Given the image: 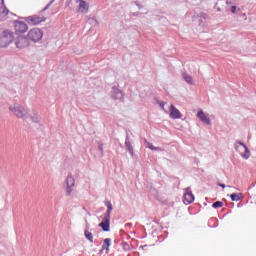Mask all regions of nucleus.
I'll return each instance as SVG.
<instances>
[{
	"label": "nucleus",
	"mask_w": 256,
	"mask_h": 256,
	"mask_svg": "<svg viewBox=\"0 0 256 256\" xmlns=\"http://www.w3.org/2000/svg\"><path fill=\"white\" fill-rule=\"evenodd\" d=\"M9 110L18 118L24 119L27 123H39L40 117L37 115V112L33 111L32 113L28 114L27 110L20 104H14L9 106Z\"/></svg>",
	"instance_id": "nucleus-1"
},
{
	"label": "nucleus",
	"mask_w": 256,
	"mask_h": 256,
	"mask_svg": "<svg viewBox=\"0 0 256 256\" xmlns=\"http://www.w3.org/2000/svg\"><path fill=\"white\" fill-rule=\"evenodd\" d=\"M15 41V33L11 30H4L0 33V47H7Z\"/></svg>",
	"instance_id": "nucleus-2"
},
{
	"label": "nucleus",
	"mask_w": 256,
	"mask_h": 256,
	"mask_svg": "<svg viewBox=\"0 0 256 256\" xmlns=\"http://www.w3.org/2000/svg\"><path fill=\"white\" fill-rule=\"evenodd\" d=\"M27 37L30 41L37 43V41H41V39H43V31L39 28H33L28 32Z\"/></svg>",
	"instance_id": "nucleus-3"
},
{
	"label": "nucleus",
	"mask_w": 256,
	"mask_h": 256,
	"mask_svg": "<svg viewBox=\"0 0 256 256\" xmlns=\"http://www.w3.org/2000/svg\"><path fill=\"white\" fill-rule=\"evenodd\" d=\"M66 197L71 196V193H73V188L75 187V177H73V174L69 173L66 178Z\"/></svg>",
	"instance_id": "nucleus-4"
},
{
	"label": "nucleus",
	"mask_w": 256,
	"mask_h": 256,
	"mask_svg": "<svg viewBox=\"0 0 256 256\" xmlns=\"http://www.w3.org/2000/svg\"><path fill=\"white\" fill-rule=\"evenodd\" d=\"M28 29L29 27L25 22L18 21V20L14 22V30L16 35H18V33H26Z\"/></svg>",
	"instance_id": "nucleus-5"
},
{
	"label": "nucleus",
	"mask_w": 256,
	"mask_h": 256,
	"mask_svg": "<svg viewBox=\"0 0 256 256\" xmlns=\"http://www.w3.org/2000/svg\"><path fill=\"white\" fill-rule=\"evenodd\" d=\"M15 45L17 49H25V47H29V38L25 36H18L15 41Z\"/></svg>",
	"instance_id": "nucleus-6"
},
{
	"label": "nucleus",
	"mask_w": 256,
	"mask_h": 256,
	"mask_svg": "<svg viewBox=\"0 0 256 256\" xmlns=\"http://www.w3.org/2000/svg\"><path fill=\"white\" fill-rule=\"evenodd\" d=\"M184 191V203L186 205H191V203L195 201V195H193V192H191V187L185 188Z\"/></svg>",
	"instance_id": "nucleus-7"
},
{
	"label": "nucleus",
	"mask_w": 256,
	"mask_h": 256,
	"mask_svg": "<svg viewBox=\"0 0 256 256\" xmlns=\"http://www.w3.org/2000/svg\"><path fill=\"white\" fill-rule=\"evenodd\" d=\"M111 99H113L114 101H122L123 99V92L117 88V86H113L112 90H111Z\"/></svg>",
	"instance_id": "nucleus-8"
},
{
	"label": "nucleus",
	"mask_w": 256,
	"mask_h": 256,
	"mask_svg": "<svg viewBox=\"0 0 256 256\" xmlns=\"http://www.w3.org/2000/svg\"><path fill=\"white\" fill-rule=\"evenodd\" d=\"M47 18L45 17H39L37 15L34 16H29L26 18L27 23H29L30 25H39V23H43V21H45Z\"/></svg>",
	"instance_id": "nucleus-9"
},
{
	"label": "nucleus",
	"mask_w": 256,
	"mask_h": 256,
	"mask_svg": "<svg viewBox=\"0 0 256 256\" xmlns=\"http://www.w3.org/2000/svg\"><path fill=\"white\" fill-rule=\"evenodd\" d=\"M98 227H101L102 231H105L106 233L111 231V220L102 218V222L98 224Z\"/></svg>",
	"instance_id": "nucleus-10"
},
{
	"label": "nucleus",
	"mask_w": 256,
	"mask_h": 256,
	"mask_svg": "<svg viewBox=\"0 0 256 256\" xmlns=\"http://www.w3.org/2000/svg\"><path fill=\"white\" fill-rule=\"evenodd\" d=\"M197 117L198 119H200V121H202V123H205L206 125H211V118L205 115V112H203V110L198 111Z\"/></svg>",
	"instance_id": "nucleus-11"
},
{
	"label": "nucleus",
	"mask_w": 256,
	"mask_h": 256,
	"mask_svg": "<svg viewBox=\"0 0 256 256\" xmlns=\"http://www.w3.org/2000/svg\"><path fill=\"white\" fill-rule=\"evenodd\" d=\"M170 117L171 119H181V111L176 109L174 105L170 106Z\"/></svg>",
	"instance_id": "nucleus-12"
},
{
	"label": "nucleus",
	"mask_w": 256,
	"mask_h": 256,
	"mask_svg": "<svg viewBox=\"0 0 256 256\" xmlns=\"http://www.w3.org/2000/svg\"><path fill=\"white\" fill-rule=\"evenodd\" d=\"M85 238L90 242L93 243V233L89 231V224H86V228L84 230Z\"/></svg>",
	"instance_id": "nucleus-13"
},
{
	"label": "nucleus",
	"mask_w": 256,
	"mask_h": 256,
	"mask_svg": "<svg viewBox=\"0 0 256 256\" xmlns=\"http://www.w3.org/2000/svg\"><path fill=\"white\" fill-rule=\"evenodd\" d=\"M109 247H111V238H105L102 244V251H109Z\"/></svg>",
	"instance_id": "nucleus-14"
},
{
	"label": "nucleus",
	"mask_w": 256,
	"mask_h": 256,
	"mask_svg": "<svg viewBox=\"0 0 256 256\" xmlns=\"http://www.w3.org/2000/svg\"><path fill=\"white\" fill-rule=\"evenodd\" d=\"M230 199L231 201H241V199H243V193H232Z\"/></svg>",
	"instance_id": "nucleus-15"
},
{
	"label": "nucleus",
	"mask_w": 256,
	"mask_h": 256,
	"mask_svg": "<svg viewBox=\"0 0 256 256\" xmlns=\"http://www.w3.org/2000/svg\"><path fill=\"white\" fill-rule=\"evenodd\" d=\"M88 9L89 6H87V3L85 1L79 3V11H81V13H87Z\"/></svg>",
	"instance_id": "nucleus-16"
},
{
	"label": "nucleus",
	"mask_w": 256,
	"mask_h": 256,
	"mask_svg": "<svg viewBox=\"0 0 256 256\" xmlns=\"http://www.w3.org/2000/svg\"><path fill=\"white\" fill-rule=\"evenodd\" d=\"M125 147L128 153H130V155L133 157L134 152H133V145H131V141H125Z\"/></svg>",
	"instance_id": "nucleus-17"
},
{
	"label": "nucleus",
	"mask_w": 256,
	"mask_h": 256,
	"mask_svg": "<svg viewBox=\"0 0 256 256\" xmlns=\"http://www.w3.org/2000/svg\"><path fill=\"white\" fill-rule=\"evenodd\" d=\"M183 79L188 83L189 85H193V77H191L189 74L184 73L182 74Z\"/></svg>",
	"instance_id": "nucleus-18"
},
{
	"label": "nucleus",
	"mask_w": 256,
	"mask_h": 256,
	"mask_svg": "<svg viewBox=\"0 0 256 256\" xmlns=\"http://www.w3.org/2000/svg\"><path fill=\"white\" fill-rule=\"evenodd\" d=\"M9 14V10L5 6L0 7V17H6Z\"/></svg>",
	"instance_id": "nucleus-19"
},
{
	"label": "nucleus",
	"mask_w": 256,
	"mask_h": 256,
	"mask_svg": "<svg viewBox=\"0 0 256 256\" xmlns=\"http://www.w3.org/2000/svg\"><path fill=\"white\" fill-rule=\"evenodd\" d=\"M244 150H245V153L242 154V157L244 159H249V157H251V151H249V148L247 146L244 148Z\"/></svg>",
	"instance_id": "nucleus-20"
},
{
	"label": "nucleus",
	"mask_w": 256,
	"mask_h": 256,
	"mask_svg": "<svg viewBox=\"0 0 256 256\" xmlns=\"http://www.w3.org/2000/svg\"><path fill=\"white\" fill-rule=\"evenodd\" d=\"M212 207H213V209H219V208L223 207V202H221V201H216V202H214V203L212 204Z\"/></svg>",
	"instance_id": "nucleus-21"
},
{
	"label": "nucleus",
	"mask_w": 256,
	"mask_h": 256,
	"mask_svg": "<svg viewBox=\"0 0 256 256\" xmlns=\"http://www.w3.org/2000/svg\"><path fill=\"white\" fill-rule=\"evenodd\" d=\"M104 204L105 207H107V211H113V204L111 203V201H106Z\"/></svg>",
	"instance_id": "nucleus-22"
},
{
	"label": "nucleus",
	"mask_w": 256,
	"mask_h": 256,
	"mask_svg": "<svg viewBox=\"0 0 256 256\" xmlns=\"http://www.w3.org/2000/svg\"><path fill=\"white\" fill-rule=\"evenodd\" d=\"M111 211L112 210H107L106 213L104 214L103 219H108L109 221H111Z\"/></svg>",
	"instance_id": "nucleus-23"
},
{
	"label": "nucleus",
	"mask_w": 256,
	"mask_h": 256,
	"mask_svg": "<svg viewBox=\"0 0 256 256\" xmlns=\"http://www.w3.org/2000/svg\"><path fill=\"white\" fill-rule=\"evenodd\" d=\"M198 16L200 17V23H203V19H207V15L203 12H201Z\"/></svg>",
	"instance_id": "nucleus-24"
},
{
	"label": "nucleus",
	"mask_w": 256,
	"mask_h": 256,
	"mask_svg": "<svg viewBox=\"0 0 256 256\" xmlns=\"http://www.w3.org/2000/svg\"><path fill=\"white\" fill-rule=\"evenodd\" d=\"M53 3H55V0H51L42 11H47V9H49L53 5Z\"/></svg>",
	"instance_id": "nucleus-25"
},
{
	"label": "nucleus",
	"mask_w": 256,
	"mask_h": 256,
	"mask_svg": "<svg viewBox=\"0 0 256 256\" xmlns=\"http://www.w3.org/2000/svg\"><path fill=\"white\" fill-rule=\"evenodd\" d=\"M145 143H146L148 149H151V151H153V149L155 148V146H153V144L147 142V140H145Z\"/></svg>",
	"instance_id": "nucleus-26"
},
{
	"label": "nucleus",
	"mask_w": 256,
	"mask_h": 256,
	"mask_svg": "<svg viewBox=\"0 0 256 256\" xmlns=\"http://www.w3.org/2000/svg\"><path fill=\"white\" fill-rule=\"evenodd\" d=\"M98 150L100 151V153H101V157H103V144H99L98 145Z\"/></svg>",
	"instance_id": "nucleus-27"
},
{
	"label": "nucleus",
	"mask_w": 256,
	"mask_h": 256,
	"mask_svg": "<svg viewBox=\"0 0 256 256\" xmlns=\"http://www.w3.org/2000/svg\"><path fill=\"white\" fill-rule=\"evenodd\" d=\"M231 13H233V14L237 13V6L231 7Z\"/></svg>",
	"instance_id": "nucleus-28"
},
{
	"label": "nucleus",
	"mask_w": 256,
	"mask_h": 256,
	"mask_svg": "<svg viewBox=\"0 0 256 256\" xmlns=\"http://www.w3.org/2000/svg\"><path fill=\"white\" fill-rule=\"evenodd\" d=\"M131 227H133V224H131V223L125 224V229H131Z\"/></svg>",
	"instance_id": "nucleus-29"
},
{
	"label": "nucleus",
	"mask_w": 256,
	"mask_h": 256,
	"mask_svg": "<svg viewBox=\"0 0 256 256\" xmlns=\"http://www.w3.org/2000/svg\"><path fill=\"white\" fill-rule=\"evenodd\" d=\"M238 145H241V147H243L244 149L247 147V145H245V143L238 141Z\"/></svg>",
	"instance_id": "nucleus-30"
},
{
	"label": "nucleus",
	"mask_w": 256,
	"mask_h": 256,
	"mask_svg": "<svg viewBox=\"0 0 256 256\" xmlns=\"http://www.w3.org/2000/svg\"><path fill=\"white\" fill-rule=\"evenodd\" d=\"M159 106L161 107V109H165V102H160Z\"/></svg>",
	"instance_id": "nucleus-31"
},
{
	"label": "nucleus",
	"mask_w": 256,
	"mask_h": 256,
	"mask_svg": "<svg viewBox=\"0 0 256 256\" xmlns=\"http://www.w3.org/2000/svg\"><path fill=\"white\" fill-rule=\"evenodd\" d=\"M153 151H161V147H155V146H154Z\"/></svg>",
	"instance_id": "nucleus-32"
},
{
	"label": "nucleus",
	"mask_w": 256,
	"mask_h": 256,
	"mask_svg": "<svg viewBox=\"0 0 256 256\" xmlns=\"http://www.w3.org/2000/svg\"><path fill=\"white\" fill-rule=\"evenodd\" d=\"M123 247H124V249H129V244L128 243H124Z\"/></svg>",
	"instance_id": "nucleus-33"
},
{
	"label": "nucleus",
	"mask_w": 256,
	"mask_h": 256,
	"mask_svg": "<svg viewBox=\"0 0 256 256\" xmlns=\"http://www.w3.org/2000/svg\"><path fill=\"white\" fill-rule=\"evenodd\" d=\"M125 141H129V132H126V139Z\"/></svg>",
	"instance_id": "nucleus-34"
},
{
	"label": "nucleus",
	"mask_w": 256,
	"mask_h": 256,
	"mask_svg": "<svg viewBox=\"0 0 256 256\" xmlns=\"http://www.w3.org/2000/svg\"><path fill=\"white\" fill-rule=\"evenodd\" d=\"M219 187H222V189H225V184L218 183Z\"/></svg>",
	"instance_id": "nucleus-35"
},
{
	"label": "nucleus",
	"mask_w": 256,
	"mask_h": 256,
	"mask_svg": "<svg viewBox=\"0 0 256 256\" xmlns=\"http://www.w3.org/2000/svg\"><path fill=\"white\" fill-rule=\"evenodd\" d=\"M84 0H76V3H81L83 2Z\"/></svg>",
	"instance_id": "nucleus-36"
},
{
	"label": "nucleus",
	"mask_w": 256,
	"mask_h": 256,
	"mask_svg": "<svg viewBox=\"0 0 256 256\" xmlns=\"http://www.w3.org/2000/svg\"><path fill=\"white\" fill-rule=\"evenodd\" d=\"M135 4L139 7V3L135 2Z\"/></svg>",
	"instance_id": "nucleus-37"
},
{
	"label": "nucleus",
	"mask_w": 256,
	"mask_h": 256,
	"mask_svg": "<svg viewBox=\"0 0 256 256\" xmlns=\"http://www.w3.org/2000/svg\"><path fill=\"white\" fill-rule=\"evenodd\" d=\"M235 149H239V146H236Z\"/></svg>",
	"instance_id": "nucleus-38"
}]
</instances>
